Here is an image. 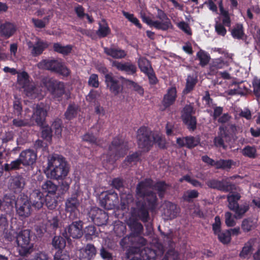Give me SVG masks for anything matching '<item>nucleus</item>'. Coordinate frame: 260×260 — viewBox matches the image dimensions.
<instances>
[{
    "mask_svg": "<svg viewBox=\"0 0 260 260\" xmlns=\"http://www.w3.org/2000/svg\"><path fill=\"white\" fill-rule=\"evenodd\" d=\"M152 182L151 179H145L138 183L136 189L135 206L131 208L132 217L143 223L149 222L150 220L149 212H154L158 206L156 193L149 189Z\"/></svg>",
    "mask_w": 260,
    "mask_h": 260,
    "instance_id": "nucleus-1",
    "label": "nucleus"
},
{
    "mask_svg": "<svg viewBox=\"0 0 260 260\" xmlns=\"http://www.w3.org/2000/svg\"><path fill=\"white\" fill-rule=\"evenodd\" d=\"M47 164V175L51 179L63 180L69 172V166L66 158L61 155L53 154L48 159Z\"/></svg>",
    "mask_w": 260,
    "mask_h": 260,
    "instance_id": "nucleus-2",
    "label": "nucleus"
},
{
    "mask_svg": "<svg viewBox=\"0 0 260 260\" xmlns=\"http://www.w3.org/2000/svg\"><path fill=\"white\" fill-rule=\"evenodd\" d=\"M128 149L127 141L122 136H117L113 138L109 146L108 152L104 160L113 164L119 158L124 156Z\"/></svg>",
    "mask_w": 260,
    "mask_h": 260,
    "instance_id": "nucleus-3",
    "label": "nucleus"
},
{
    "mask_svg": "<svg viewBox=\"0 0 260 260\" xmlns=\"http://www.w3.org/2000/svg\"><path fill=\"white\" fill-rule=\"evenodd\" d=\"M40 69L50 71L67 77L71 74L70 70L66 66L64 62L58 59H43L38 63Z\"/></svg>",
    "mask_w": 260,
    "mask_h": 260,
    "instance_id": "nucleus-4",
    "label": "nucleus"
},
{
    "mask_svg": "<svg viewBox=\"0 0 260 260\" xmlns=\"http://www.w3.org/2000/svg\"><path fill=\"white\" fill-rule=\"evenodd\" d=\"M155 133L147 126H141L137 132V141L138 147L144 151H149L154 144Z\"/></svg>",
    "mask_w": 260,
    "mask_h": 260,
    "instance_id": "nucleus-5",
    "label": "nucleus"
},
{
    "mask_svg": "<svg viewBox=\"0 0 260 260\" xmlns=\"http://www.w3.org/2000/svg\"><path fill=\"white\" fill-rule=\"evenodd\" d=\"M241 197L238 192H233L227 196L229 208L235 213V217L239 219L241 218L249 209V205L247 202L239 205L238 201Z\"/></svg>",
    "mask_w": 260,
    "mask_h": 260,
    "instance_id": "nucleus-6",
    "label": "nucleus"
},
{
    "mask_svg": "<svg viewBox=\"0 0 260 260\" xmlns=\"http://www.w3.org/2000/svg\"><path fill=\"white\" fill-rule=\"evenodd\" d=\"M236 131V127L235 125H231L230 129L226 126H220L217 136L215 137L213 142L214 146L216 148H222L226 149L227 146L225 145L224 142L229 143L233 138V134Z\"/></svg>",
    "mask_w": 260,
    "mask_h": 260,
    "instance_id": "nucleus-7",
    "label": "nucleus"
},
{
    "mask_svg": "<svg viewBox=\"0 0 260 260\" xmlns=\"http://www.w3.org/2000/svg\"><path fill=\"white\" fill-rule=\"evenodd\" d=\"M29 230L20 231L16 237L17 249L21 256H26L30 254L33 248V244L30 243Z\"/></svg>",
    "mask_w": 260,
    "mask_h": 260,
    "instance_id": "nucleus-8",
    "label": "nucleus"
},
{
    "mask_svg": "<svg viewBox=\"0 0 260 260\" xmlns=\"http://www.w3.org/2000/svg\"><path fill=\"white\" fill-rule=\"evenodd\" d=\"M137 241L139 243V255L144 260H155L156 257L158 255H162L164 253V249L162 245H160L158 251L149 247L148 246L141 248V247L145 246L147 244V240L142 237L137 238Z\"/></svg>",
    "mask_w": 260,
    "mask_h": 260,
    "instance_id": "nucleus-9",
    "label": "nucleus"
},
{
    "mask_svg": "<svg viewBox=\"0 0 260 260\" xmlns=\"http://www.w3.org/2000/svg\"><path fill=\"white\" fill-rule=\"evenodd\" d=\"M195 113L196 109L191 104L186 105L181 111V118L190 131H194L197 128V119L193 115Z\"/></svg>",
    "mask_w": 260,
    "mask_h": 260,
    "instance_id": "nucleus-10",
    "label": "nucleus"
},
{
    "mask_svg": "<svg viewBox=\"0 0 260 260\" xmlns=\"http://www.w3.org/2000/svg\"><path fill=\"white\" fill-rule=\"evenodd\" d=\"M127 79L120 76L118 77L113 75H107L105 84L107 88L109 89L111 93L115 95H117L121 93L123 89V84L127 85Z\"/></svg>",
    "mask_w": 260,
    "mask_h": 260,
    "instance_id": "nucleus-11",
    "label": "nucleus"
},
{
    "mask_svg": "<svg viewBox=\"0 0 260 260\" xmlns=\"http://www.w3.org/2000/svg\"><path fill=\"white\" fill-rule=\"evenodd\" d=\"M78 197L77 193H73L66 200L65 202V210L69 214V218L71 220L77 219L79 215L78 207L80 202Z\"/></svg>",
    "mask_w": 260,
    "mask_h": 260,
    "instance_id": "nucleus-12",
    "label": "nucleus"
},
{
    "mask_svg": "<svg viewBox=\"0 0 260 260\" xmlns=\"http://www.w3.org/2000/svg\"><path fill=\"white\" fill-rule=\"evenodd\" d=\"M31 206L28 197L24 194H20L15 202L16 213L22 218L28 217L30 215Z\"/></svg>",
    "mask_w": 260,
    "mask_h": 260,
    "instance_id": "nucleus-13",
    "label": "nucleus"
},
{
    "mask_svg": "<svg viewBox=\"0 0 260 260\" xmlns=\"http://www.w3.org/2000/svg\"><path fill=\"white\" fill-rule=\"evenodd\" d=\"M118 197L113 190H109L102 193L100 197L101 206L107 210L113 209L118 203Z\"/></svg>",
    "mask_w": 260,
    "mask_h": 260,
    "instance_id": "nucleus-14",
    "label": "nucleus"
},
{
    "mask_svg": "<svg viewBox=\"0 0 260 260\" xmlns=\"http://www.w3.org/2000/svg\"><path fill=\"white\" fill-rule=\"evenodd\" d=\"M88 216L91 221L98 226L106 225L109 219L107 212L97 207L92 208Z\"/></svg>",
    "mask_w": 260,
    "mask_h": 260,
    "instance_id": "nucleus-15",
    "label": "nucleus"
},
{
    "mask_svg": "<svg viewBox=\"0 0 260 260\" xmlns=\"http://www.w3.org/2000/svg\"><path fill=\"white\" fill-rule=\"evenodd\" d=\"M72 221V223L69 224L65 229L66 237L67 238L72 237L73 239H79L83 234V222L81 220Z\"/></svg>",
    "mask_w": 260,
    "mask_h": 260,
    "instance_id": "nucleus-16",
    "label": "nucleus"
},
{
    "mask_svg": "<svg viewBox=\"0 0 260 260\" xmlns=\"http://www.w3.org/2000/svg\"><path fill=\"white\" fill-rule=\"evenodd\" d=\"M48 90L55 98H61L65 93L64 83L57 80H49L45 83Z\"/></svg>",
    "mask_w": 260,
    "mask_h": 260,
    "instance_id": "nucleus-17",
    "label": "nucleus"
},
{
    "mask_svg": "<svg viewBox=\"0 0 260 260\" xmlns=\"http://www.w3.org/2000/svg\"><path fill=\"white\" fill-rule=\"evenodd\" d=\"M19 157L22 161V165L24 167L33 168L37 158V154L30 149L23 150L19 154Z\"/></svg>",
    "mask_w": 260,
    "mask_h": 260,
    "instance_id": "nucleus-18",
    "label": "nucleus"
},
{
    "mask_svg": "<svg viewBox=\"0 0 260 260\" xmlns=\"http://www.w3.org/2000/svg\"><path fill=\"white\" fill-rule=\"evenodd\" d=\"M51 244L52 246L56 249H58L54 255V260H63V255L62 254V249L66 246V241L65 239L60 236H54L52 239Z\"/></svg>",
    "mask_w": 260,
    "mask_h": 260,
    "instance_id": "nucleus-19",
    "label": "nucleus"
},
{
    "mask_svg": "<svg viewBox=\"0 0 260 260\" xmlns=\"http://www.w3.org/2000/svg\"><path fill=\"white\" fill-rule=\"evenodd\" d=\"M177 97L176 87H169L167 90V93L164 94L161 102L164 108L163 110H166L173 105L175 103Z\"/></svg>",
    "mask_w": 260,
    "mask_h": 260,
    "instance_id": "nucleus-20",
    "label": "nucleus"
},
{
    "mask_svg": "<svg viewBox=\"0 0 260 260\" xmlns=\"http://www.w3.org/2000/svg\"><path fill=\"white\" fill-rule=\"evenodd\" d=\"M97 250L93 244L88 243L79 250L80 260H92L96 255Z\"/></svg>",
    "mask_w": 260,
    "mask_h": 260,
    "instance_id": "nucleus-21",
    "label": "nucleus"
},
{
    "mask_svg": "<svg viewBox=\"0 0 260 260\" xmlns=\"http://www.w3.org/2000/svg\"><path fill=\"white\" fill-rule=\"evenodd\" d=\"M112 66L116 68L118 71L124 72L129 75H133L137 71L136 65L131 62H122L114 60L112 62Z\"/></svg>",
    "mask_w": 260,
    "mask_h": 260,
    "instance_id": "nucleus-22",
    "label": "nucleus"
},
{
    "mask_svg": "<svg viewBox=\"0 0 260 260\" xmlns=\"http://www.w3.org/2000/svg\"><path fill=\"white\" fill-rule=\"evenodd\" d=\"M44 199L43 193L39 189H35L30 193L28 200L32 207L39 210L43 207Z\"/></svg>",
    "mask_w": 260,
    "mask_h": 260,
    "instance_id": "nucleus-23",
    "label": "nucleus"
},
{
    "mask_svg": "<svg viewBox=\"0 0 260 260\" xmlns=\"http://www.w3.org/2000/svg\"><path fill=\"white\" fill-rule=\"evenodd\" d=\"M16 25L10 22L3 23L0 20V37L8 39L13 36L16 31Z\"/></svg>",
    "mask_w": 260,
    "mask_h": 260,
    "instance_id": "nucleus-24",
    "label": "nucleus"
},
{
    "mask_svg": "<svg viewBox=\"0 0 260 260\" xmlns=\"http://www.w3.org/2000/svg\"><path fill=\"white\" fill-rule=\"evenodd\" d=\"M156 17L159 20H158V30L166 31L172 27L171 20L163 10L157 8V15Z\"/></svg>",
    "mask_w": 260,
    "mask_h": 260,
    "instance_id": "nucleus-25",
    "label": "nucleus"
},
{
    "mask_svg": "<svg viewBox=\"0 0 260 260\" xmlns=\"http://www.w3.org/2000/svg\"><path fill=\"white\" fill-rule=\"evenodd\" d=\"M47 115V111L40 105L36 106L32 115V118L38 126L43 125L45 121Z\"/></svg>",
    "mask_w": 260,
    "mask_h": 260,
    "instance_id": "nucleus-26",
    "label": "nucleus"
},
{
    "mask_svg": "<svg viewBox=\"0 0 260 260\" xmlns=\"http://www.w3.org/2000/svg\"><path fill=\"white\" fill-rule=\"evenodd\" d=\"M207 185L211 188L216 189L223 192H229L232 189V185L228 182L224 183L223 181L216 179L209 180L206 182Z\"/></svg>",
    "mask_w": 260,
    "mask_h": 260,
    "instance_id": "nucleus-27",
    "label": "nucleus"
},
{
    "mask_svg": "<svg viewBox=\"0 0 260 260\" xmlns=\"http://www.w3.org/2000/svg\"><path fill=\"white\" fill-rule=\"evenodd\" d=\"M177 206L171 202H165L162 205V214L167 219H171L177 216Z\"/></svg>",
    "mask_w": 260,
    "mask_h": 260,
    "instance_id": "nucleus-28",
    "label": "nucleus"
},
{
    "mask_svg": "<svg viewBox=\"0 0 260 260\" xmlns=\"http://www.w3.org/2000/svg\"><path fill=\"white\" fill-rule=\"evenodd\" d=\"M28 46L29 48H32L31 53L34 56H37L41 55L44 50L47 48L48 44L46 42H45L40 40H38L34 45L32 43L29 42L28 43Z\"/></svg>",
    "mask_w": 260,
    "mask_h": 260,
    "instance_id": "nucleus-29",
    "label": "nucleus"
},
{
    "mask_svg": "<svg viewBox=\"0 0 260 260\" xmlns=\"http://www.w3.org/2000/svg\"><path fill=\"white\" fill-rule=\"evenodd\" d=\"M104 52L107 55L115 59L124 58L127 55L125 50L119 48L104 47Z\"/></svg>",
    "mask_w": 260,
    "mask_h": 260,
    "instance_id": "nucleus-30",
    "label": "nucleus"
},
{
    "mask_svg": "<svg viewBox=\"0 0 260 260\" xmlns=\"http://www.w3.org/2000/svg\"><path fill=\"white\" fill-rule=\"evenodd\" d=\"M198 82L197 76L195 75H188L186 79V84L182 93L187 94L192 91Z\"/></svg>",
    "mask_w": 260,
    "mask_h": 260,
    "instance_id": "nucleus-31",
    "label": "nucleus"
},
{
    "mask_svg": "<svg viewBox=\"0 0 260 260\" xmlns=\"http://www.w3.org/2000/svg\"><path fill=\"white\" fill-rule=\"evenodd\" d=\"M99 28L96 31V34L99 38L107 37L111 33V29L105 19L99 22Z\"/></svg>",
    "mask_w": 260,
    "mask_h": 260,
    "instance_id": "nucleus-32",
    "label": "nucleus"
},
{
    "mask_svg": "<svg viewBox=\"0 0 260 260\" xmlns=\"http://www.w3.org/2000/svg\"><path fill=\"white\" fill-rule=\"evenodd\" d=\"M42 189L46 194L55 196L58 189V186L51 180H47L42 185Z\"/></svg>",
    "mask_w": 260,
    "mask_h": 260,
    "instance_id": "nucleus-33",
    "label": "nucleus"
},
{
    "mask_svg": "<svg viewBox=\"0 0 260 260\" xmlns=\"http://www.w3.org/2000/svg\"><path fill=\"white\" fill-rule=\"evenodd\" d=\"M138 65L140 71L145 74L153 70L151 61L145 57H141L139 58Z\"/></svg>",
    "mask_w": 260,
    "mask_h": 260,
    "instance_id": "nucleus-34",
    "label": "nucleus"
},
{
    "mask_svg": "<svg viewBox=\"0 0 260 260\" xmlns=\"http://www.w3.org/2000/svg\"><path fill=\"white\" fill-rule=\"evenodd\" d=\"M231 32L232 36L235 39H242L245 36L243 25L240 23H236L231 29Z\"/></svg>",
    "mask_w": 260,
    "mask_h": 260,
    "instance_id": "nucleus-35",
    "label": "nucleus"
},
{
    "mask_svg": "<svg viewBox=\"0 0 260 260\" xmlns=\"http://www.w3.org/2000/svg\"><path fill=\"white\" fill-rule=\"evenodd\" d=\"M128 225L132 231L131 235L134 238L138 237L143 232V225L136 220L131 221Z\"/></svg>",
    "mask_w": 260,
    "mask_h": 260,
    "instance_id": "nucleus-36",
    "label": "nucleus"
},
{
    "mask_svg": "<svg viewBox=\"0 0 260 260\" xmlns=\"http://www.w3.org/2000/svg\"><path fill=\"white\" fill-rule=\"evenodd\" d=\"M153 187L157 191L158 197L162 199L164 197L166 191L169 189V185L164 181H159L154 184Z\"/></svg>",
    "mask_w": 260,
    "mask_h": 260,
    "instance_id": "nucleus-37",
    "label": "nucleus"
},
{
    "mask_svg": "<svg viewBox=\"0 0 260 260\" xmlns=\"http://www.w3.org/2000/svg\"><path fill=\"white\" fill-rule=\"evenodd\" d=\"M17 82L20 88L26 87L30 82L28 74L25 71L19 72L17 74Z\"/></svg>",
    "mask_w": 260,
    "mask_h": 260,
    "instance_id": "nucleus-38",
    "label": "nucleus"
},
{
    "mask_svg": "<svg viewBox=\"0 0 260 260\" xmlns=\"http://www.w3.org/2000/svg\"><path fill=\"white\" fill-rule=\"evenodd\" d=\"M41 128V136L44 140L48 142H51L53 136L52 128L48 125L39 126Z\"/></svg>",
    "mask_w": 260,
    "mask_h": 260,
    "instance_id": "nucleus-39",
    "label": "nucleus"
},
{
    "mask_svg": "<svg viewBox=\"0 0 260 260\" xmlns=\"http://www.w3.org/2000/svg\"><path fill=\"white\" fill-rule=\"evenodd\" d=\"M254 243V240L253 239H250L245 243L242 250L240 252V257L243 258H246L252 251Z\"/></svg>",
    "mask_w": 260,
    "mask_h": 260,
    "instance_id": "nucleus-40",
    "label": "nucleus"
},
{
    "mask_svg": "<svg viewBox=\"0 0 260 260\" xmlns=\"http://www.w3.org/2000/svg\"><path fill=\"white\" fill-rule=\"evenodd\" d=\"M22 162L20 158L19 157L16 159L11 161L10 164H5L2 168V170L6 172L19 170L21 168V165H22Z\"/></svg>",
    "mask_w": 260,
    "mask_h": 260,
    "instance_id": "nucleus-41",
    "label": "nucleus"
},
{
    "mask_svg": "<svg viewBox=\"0 0 260 260\" xmlns=\"http://www.w3.org/2000/svg\"><path fill=\"white\" fill-rule=\"evenodd\" d=\"M44 203L49 210H53L56 208L58 204L57 196L46 194L44 199Z\"/></svg>",
    "mask_w": 260,
    "mask_h": 260,
    "instance_id": "nucleus-42",
    "label": "nucleus"
},
{
    "mask_svg": "<svg viewBox=\"0 0 260 260\" xmlns=\"http://www.w3.org/2000/svg\"><path fill=\"white\" fill-rule=\"evenodd\" d=\"M84 234L87 240H92L93 238L99 236V233L96 230V228L92 225H88L85 228Z\"/></svg>",
    "mask_w": 260,
    "mask_h": 260,
    "instance_id": "nucleus-43",
    "label": "nucleus"
},
{
    "mask_svg": "<svg viewBox=\"0 0 260 260\" xmlns=\"http://www.w3.org/2000/svg\"><path fill=\"white\" fill-rule=\"evenodd\" d=\"M52 132L54 131V135L58 138L61 136L62 131V122L61 119L59 118L55 119L52 122L51 126Z\"/></svg>",
    "mask_w": 260,
    "mask_h": 260,
    "instance_id": "nucleus-44",
    "label": "nucleus"
},
{
    "mask_svg": "<svg viewBox=\"0 0 260 260\" xmlns=\"http://www.w3.org/2000/svg\"><path fill=\"white\" fill-rule=\"evenodd\" d=\"M22 89H23L26 95L31 98H36L39 94L38 90L36 86L31 82Z\"/></svg>",
    "mask_w": 260,
    "mask_h": 260,
    "instance_id": "nucleus-45",
    "label": "nucleus"
},
{
    "mask_svg": "<svg viewBox=\"0 0 260 260\" xmlns=\"http://www.w3.org/2000/svg\"><path fill=\"white\" fill-rule=\"evenodd\" d=\"M25 185L24 179L23 177L18 176L14 178L11 183V186L16 191H20Z\"/></svg>",
    "mask_w": 260,
    "mask_h": 260,
    "instance_id": "nucleus-46",
    "label": "nucleus"
},
{
    "mask_svg": "<svg viewBox=\"0 0 260 260\" xmlns=\"http://www.w3.org/2000/svg\"><path fill=\"white\" fill-rule=\"evenodd\" d=\"M78 111V106L75 104H70L64 113L66 119L71 120L75 118L77 115Z\"/></svg>",
    "mask_w": 260,
    "mask_h": 260,
    "instance_id": "nucleus-47",
    "label": "nucleus"
},
{
    "mask_svg": "<svg viewBox=\"0 0 260 260\" xmlns=\"http://www.w3.org/2000/svg\"><path fill=\"white\" fill-rule=\"evenodd\" d=\"M255 228V223L250 218L244 219L241 223V229L245 233H247Z\"/></svg>",
    "mask_w": 260,
    "mask_h": 260,
    "instance_id": "nucleus-48",
    "label": "nucleus"
},
{
    "mask_svg": "<svg viewBox=\"0 0 260 260\" xmlns=\"http://www.w3.org/2000/svg\"><path fill=\"white\" fill-rule=\"evenodd\" d=\"M197 56L200 60V64L203 67L206 66L209 63L210 59V55L202 50H200L197 52Z\"/></svg>",
    "mask_w": 260,
    "mask_h": 260,
    "instance_id": "nucleus-49",
    "label": "nucleus"
},
{
    "mask_svg": "<svg viewBox=\"0 0 260 260\" xmlns=\"http://www.w3.org/2000/svg\"><path fill=\"white\" fill-rule=\"evenodd\" d=\"M215 235L217 236L218 240L223 244H228L230 243L231 241L230 233L228 230L223 231H221Z\"/></svg>",
    "mask_w": 260,
    "mask_h": 260,
    "instance_id": "nucleus-50",
    "label": "nucleus"
},
{
    "mask_svg": "<svg viewBox=\"0 0 260 260\" xmlns=\"http://www.w3.org/2000/svg\"><path fill=\"white\" fill-rule=\"evenodd\" d=\"M121 206L122 209H125L129 207V205L134 201V198L132 194H122L121 195Z\"/></svg>",
    "mask_w": 260,
    "mask_h": 260,
    "instance_id": "nucleus-51",
    "label": "nucleus"
},
{
    "mask_svg": "<svg viewBox=\"0 0 260 260\" xmlns=\"http://www.w3.org/2000/svg\"><path fill=\"white\" fill-rule=\"evenodd\" d=\"M233 164V161L231 159H220L216 161V169H230Z\"/></svg>",
    "mask_w": 260,
    "mask_h": 260,
    "instance_id": "nucleus-52",
    "label": "nucleus"
},
{
    "mask_svg": "<svg viewBox=\"0 0 260 260\" xmlns=\"http://www.w3.org/2000/svg\"><path fill=\"white\" fill-rule=\"evenodd\" d=\"M60 224V220L57 216L47 217V225L52 231H56Z\"/></svg>",
    "mask_w": 260,
    "mask_h": 260,
    "instance_id": "nucleus-53",
    "label": "nucleus"
},
{
    "mask_svg": "<svg viewBox=\"0 0 260 260\" xmlns=\"http://www.w3.org/2000/svg\"><path fill=\"white\" fill-rule=\"evenodd\" d=\"M186 147L189 149H192L197 146L200 143V139L199 137H194L193 136H186Z\"/></svg>",
    "mask_w": 260,
    "mask_h": 260,
    "instance_id": "nucleus-54",
    "label": "nucleus"
},
{
    "mask_svg": "<svg viewBox=\"0 0 260 260\" xmlns=\"http://www.w3.org/2000/svg\"><path fill=\"white\" fill-rule=\"evenodd\" d=\"M82 139L83 141L88 142L91 144H94L98 146L101 145L100 140H99L97 137L92 133L88 132L86 133L83 135Z\"/></svg>",
    "mask_w": 260,
    "mask_h": 260,
    "instance_id": "nucleus-55",
    "label": "nucleus"
},
{
    "mask_svg": "<svg viewBox=\"0 0 260 260\" xmlns=\"http://www.w3.org/2000/svg\"><path fill=\"white\" fill-rule=\"evenodd\" d=\"M140 154H141V153L140 151H136L133 153L132 154L128 155L125 159L124 163L126 164V165L129 166L133 162H137L140 159L139 157Z\"/></svg>",
    "mask_w": 260,
    "mask_h": 260,
    "instance_id": "nucleus-56",
    "label": "nucleus"
},
{
    "mask_svg": "<svg viewBox=\"0 0 260 260\" xmlns=\"http://www.w3.org/2000/svg\"><path fill=\"white\" fill-rule=\"evenodd\" d=\"M122 14L123 16L128 19L129 21L133 23L138 28L141 29L142 27V24L140 23L138 18L135 17L133 14L129 13L128 12L123 11Z\"/></svg>",
    "mask_w": 260,
    "mask_h": 260,
    "instance_id": "nucleus-57",
    "label": "nucleus"
},
{
    "mask_svg": "<svg viewBox=\"0 0 260 260\" xmlns=\"http://www.w3.org/2000/svg\"><path fill=\"white\" fill-rule=\"evenodd\" d=\"M199 193L196 190H188L186 191L183 195V199L187 202H190L193 199L197 198L199 197Z\"/></svg>",
    "mask_w": 260,
    "mask_h": 260,
    "instance_id": "nucleus-58",
    "label": "nucleus"
},
{
    "mask_svg": "<svg viewBox=\"0 0 260 260\" xmlns=\"http://www.w3.org/2000/svg\"><path fill=\"white\" fill-rule=\"evenodd\" d=\"M154 144H156L158 147L160 149L166 148V141L165 138L158 134L154 135Z\"/></svg>",
    "mask_w": 260,
    "mask_h": 260,
    "instance_id": "nucleus-59",
    "label": "nucleus"
},
{
    "mask_svg": "<svg viewBox=\"0 0 260 260\" xmlns=\"http://www.w3.org/2000/svg\"><path fill=\"white\" fill-rule=\"evenodd\" d=\"M179 255L174 249H169L165 255L162 260H178Z\"/></svg>",
    "mask_w": 260,
    "mask_h": 260,
    "instance_id": "nucleus-60",
    "label": "nucleus"
},
{
    "mask_svg": "<svg viewBox=\"0 0 260 260\" xmlns=\"http://www.w3.org/2000/svg\"><path fill=\"white\" fill-rule=\"evenodd\" d=\"M243 154L249 158H255L256 156V149L250 146L245 147L242 150Z\"/></svg>",
    "mask_w": 260,
    "mask_h": 260,
    "instance_id": "nucleus-61",
    "label": "nucleus"
},
{
    "mask_svg": "<svg viewBox=\"0 0 260 260\" xmlns=\"http://www.w3.org/2000/svg\"><path fill=\"white\" fill-rule=\"evenodd\" d=\"M212 230L214 235L221 231V222L220 217L217 215L214 218V222L212 225Z\"/></svg>",
    "mask_w": 260,
    "mask_h": 260,
    "instance_id": "nucleus-62",
    "label": "nucleus"
},
{
    "mask_svg": "<svg viewBox=\"0 0 260 260\" xmlns=\"http://www.w3.org/2000/svg\"><path fill=\"white\" fill-rule=\"evenodd\" d=\"M252 84L253 94L257 99H260V79L254 78Z\"/></svg>",
    "mask_w": 260,
    "mask_h": 260,
    "instance_id": "nucleus-63",
    "label": "nucleus"
},
{
    "mask_svg": "<svg viewBox=\"0 0 260 260\" xmlns=\"http://www.w3.org/2000/svg\"><path fill=\"white\" fill-rule=\"evenodd\" d=\"M14 113L16 116L19 117L22 115V106L20 101L17 100L13 102Z\"/></svg>",
    "mask_w": 260,
    "mask_h": 260,
    "instance_id": "nucleus-64",
    "label": "nucleus"
}]
</instances>
